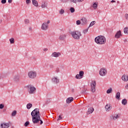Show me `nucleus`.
Returning a JSON list of instances; mask_svg holds the SVG:
<instances>
[{"label":"nucleus","instance_id":"27","mask_svg":"<svg viewBox=\"0 0 128 128\" xmlns=\"http://www.w3.org/2000/svg\"><path fill=\"white\" fill-rule=\"evenodd\" d=\"M10 44H14V38H11L10 39Z\"/></svg>","mask_w":128,"mask_h":128},{"label":"nucleus","instance_id":"12","mask_svg":"<svg viewBox=\"0 0 128 128\" xmlns=\"http://www.w3.org/2000/svg\"><path fill=\"white\" fill-rule=\"evenodd\" d=\"M106 112H110L112 110V104H108L105 106Z\"/></svg>","mask_w":128,"mask_h":128},{"label":"nucleus","instance_id":"42","mask_svg":"<svg viewBox=\"0 0 128 128\" xmlns=\"http://www.w3.org/2000/svg\"><path fill=\"white\" fill-rule=\"evenodd\" d=\"M62 120V116H60V115L58 116V120Z\"/></svg>","mask_w":128,"mask_h":128},{"label":"nucleus","instance_id":"11","mask_svg":"<svg viewBox=\"0 0 128 128\" xmlns=\"http://www.w3.org/2000/svg\"><path fill=\"white\" fill-rule=\"evenodd\" d=\"M122 36V31L118 30L117 32L114 36L115 38H120Z\"/></svg>","mask_w":128,"mask_h":128},{"label":"nucleus","instance_id":"43","mask_svg":"<svg viewBox=\"0 0 128 128\" xmlns=\"http://www.w3.org/2000/svg\"><path fill=\"white\" fill-rule=\"evenodd\" d=\"M30 2V0H26V4H28Z\"/></svg>","mask_w":128,"mask_h":128},{"label":"nucleus","instance_id":"17","mask_svg":"<svg viewBox=\"0 0 128 128\" xmlns=\"http://www.w3.org/2000/svg\"><path fill=\"white\" fill-rule=\"evenodd\" d=\"M94 108H90L88 109V112H87V114H92L94 112Z\"/></svg>","mask_w":128,"mask_h":128},{"label":"nucleus","instance_id":"26","mask_svg":"<svg viewBox=\"0 0 128 128\" xmlns=\"http://www.w3.org/2000/svg\"><path fill=\"white\" fill-rule=\"evenodd\" d=\"M94 10H96L98 8V4L96 2L94 3L93 6H92Z\"/></svg>","mask_w":128,"mask_h":128},{"label":"nucleus","instance_id":"31","mask_svg":"<svg viewBox=\"0 0 128 128\" xmlns=\"http://www.w3.org/2000/svg\"><path fill=\"white\" fill-rule=\"evenodd\" d=\"M124 34H128V28L126 27L124 30Z\"/></svg>","mask_w":128,"mask_h":128},{"label":"nucleus","instance_id":"7","mask_svg":"<svg viewBox=\"0 0 128 128\" xmlns=\"http://www.w3.org/2000/svg\"><path fill=\"white\" fill-rule=\"evenodd\" d=\"M96 80L92 81L90 84L92 92H96Z\"/></svg>","mask_w":128,"mask_h":128},{"label":"nucleus","instance_id":"22","mask_svg":"<svg viewBox=\"0 0 128 128\" xmlns=\"http://www.w3.org/2000/svg\"><path fill=\"white\" fill-rule=\"evenodd\" d=\"M115 97L116 100H120V92H117Z\"/></svg>","mask_w":128,"mask_h":128},{"label":"nucleus","instance_id":"1","mask_svg":"<svg viewBox=\"0 0 128 128\" xmlns=\"http://www.w3.org/2000/svg\"><path fill=\"white\" fill-rule=\"evenodd\" d=\"M31 116H32V122L34 124H38V122H40V124H42L44 122L40 119V109L35 108L31 112Z\"/></svg>","mask_w":128,"mask_h":128},{"label":"nucleus","instance_id":"32","mask_svg":"<svg viewBox=\"0 0 128 128\" xmlns=\"http://www.w3.org/2000/svg\"><path fill=\"white\" fill-rule=\"evenodd\" d=\"M88 28H90L88 27V28L84 30H83V34H86V32H88Z\"/></svg>","mask_w":128,"mask_h":128},{"label":"nucleus","instance_id":"24","mask_svg":"<svg viewBox=\"0 0 128 128\" xmlns=\"http://www.w3.org/2000/svg\"><path fill=\"white\" fill-rule=\"evenodd\" d=\"M122 104H123V106H126V104H128V100H126V98L123 99L122 101Z\"/></svg>","mask_w":128,"mask_h":128},{"label":"nucleus","instance_id":"29","mask_svg":"<svg viewBox=\"0 0 128 128\" xmlns=\"http://www.w3.org/2000/svg\"><path fill=\"white\" fill-rule=\"evenodd\" d=\"M94 24H96V21H92L90 23V24L88 26V28H90L91 26H94Z\"/></svg>","mask_w":128,"mask_h":128},{"label":"nucleus","instance_id":"44","mask_svg":"<svg viewBox=\"0 0 128 128\" xmlns=\"http://www.w3.org/2000/svg\"><path fill=\"white\" fill-rule=\"evenodd\" d=\"M125 18H126V20H128V14H125Z\"/></svg>","mask_w":128,"mask_h":128},{"label":"nucleus","instance_id":"15","mask_svg":"<svg viewBox=\"0 0 128 128\" xmlns=\"http://www.w3.org/2000/svg\"><path fill=\"white\" fill-rule=\"evenodd\" d=\"M66 38V35L64 34H62L59 36V40H64Z\"/></svg>","mask_w":128,"mask_h":128},{"label":"nucleus","instance_id":"25","mask_svg":"<svg viewBox=\"0 0 128 128\" xmlns=\"http://www.w3.org/2000/svg\"><path fill=\"white\" fill-rule=\"evenodd\" d=\"M47 6L48 4L46 2H43L41 6V8H47Z\"/></svg>","mask_w":128,"mask_h":128},{"label":"nucleus","instance_id":"3","mask_svg":"<svg viewBox=\"0 0 128 128\" xmlns=\"http://www.w3.org/2000/svg\"><path fill=\"white\" fill-rule=\"evenodd\" d=\"M70 34L74 40H80L82 36V33L80 31H72Z\"/></svg>","mask_w":128,"mask_h":128},{"label":"nucleus","instance_id":"23","mask_svg":"<svg viewBox=\"0 0 128 128\" xmlns=\"http://www.w3.org/2000/svg\"><path fill=\"white\" fill-rule=\"evenodd\" d=\"M32 4L34 6H38V1L36 0H32Z\"/></svg>","mask_w":128,"mask_h":128},{"label":"nucleus","instance_id":"49","mask_svg":"<svg viewBox=\"0 0 128 128\" xmlns=\"http://www.w3.org/2000/svg\"><path fill=\"white\" fill-rule=\"evenodd\" d=\"M50 20H48L47 22H46V24H50Z\"/></svg>","mask_w":128,"mask_h":128},{"label":"nucleus","instance_id":"14","mask_svg":"<svg viewBox=\"0 0 128 128\" xmlns=\"http://www.w3.org/2000/svg\"><path fill=\"white\" fill-rule=\"evenodd\" d=\"M112 120H116L120 118V114H115L114 116H111Z\"/></svg>","mask_w":128,"mask_h":128},{"label":"nucleus","instance_id":"8","mask_svg":"<svg viewBox=\"0 0 128 128\" xmlns=\"http://www.w3.org/2000/svg\"><path fill=\"white\" fill-rule=\"evenodd\" d=\"M84 71H80L79 74H77L75 78L76 80H80L84 78Z\"/></svg>","mask_w":128,"mask_h":128},{"label":"nucleus","instance_id":"50","mask_svg":"<svg viewBox=\"0 0 128 128\" xmlns=\"http://www.w3.org/2000/svg\"><path fill=\"white\" fill-rule=\"evenodd\" d=\"M47 50H48V48H45L44 49V52H47Z\"/></svg>","mask_w":128,"mask_h":128},{"label":"nucleus","instance_id":"37","mask_svg":"<svg viewBox=\"0 0 128 128\" xmlns=\"http://www.w3.org/2000/svg\"><path fill=\"white\" fill-rule=\"evenodd\" d=\"M60 14H64V10H60Z\"/></svg>","mask_w":128,"mask_h":128},{"label":"nucleus","instance_id":"53","mask_svg":"<svg viewBox=\"0 0 128 128\" xmlns=\"http://www.w3.org/2000/svg\"><path fill=\"white\" fill-rule=\"evenodd\" d=\"M74 92V89L72 90V92Z\"/></svg>","mask_w":128,"mask_h":128},{"label":"nucleus","instance_id":"38","mask_svg":"<svg viewBox=\"0 0 128 128\" xmlns=\"http://www.w3.org/2000/svg\"><path fill=\"white\" fill-rule=\"evenodd\" d=\"M74 8H70V12H72H72H74Z\"/></svg>","mask_w":128,"mask_h":128},{"label":"nucleus","instance_id":"47","mask_svg":"<svg viewBox=\"0 0 128 128\" xmlns=\"http://www.w3.org/2000/svg\"><path fill=\"white\" fill-rule=\"evenodd\" d=\"M78 2H84V0H78Z\"/></svg>","mask_w":128,"mask_h":128},{"label":"nucleus","instance_id":"19","mask_svg":"<svg viewBox=\"0 0 128 128\" xmlns=\"http://www.w3.org/2000/svg\"><path fill=\"white\" fill-rule=\"evenodd\" d=\"M122 80L124 81V82H128V76L126 75V74H124L122 76Z\"/></svg>","mask_w":128,"mask_h":128},{"label":"nucleus","instance_id":"34","mask_svg":"<svg viewBox=\"0 0 128 128\" xmlns=\"http://www.w3.org/2000/svg\"><path fill=\"white\" fill-rule=\"evenodd\" d=\"M24 23L26 24H30V20H28V19H26L24 20Z\"/></svg>","mask_w":128,"mask_h":128},{"label":"nucleus","instance_id":"18","mask_svg":"<svg viewBox=\"0 0 128 128\" xmlns=\"http://www.w3.org/2000/svg\"><path fill=\"white\" fill-rule=\"evenodd\" d=\"M81 24H88V21L86 20V19L84 18H82L81 19Z\"/></svg>","mask_w":128,"mask_h":128},{"label":"nucleus","instance_id":"36","mask_svg":"<svg viewBox=\"0 0 128 128\" xmlns=\"http://www.w3.org/2000/svg\"><path fill=\"white\" fill-rule=\"evenodd\" d=\"M30 124V122L28 121H26L24 124V126H28Z\"/></svg>","mask_w":128,"mask_h":128},{"label":"nucleus","instance_id":"46","mask_svg":"<svg viewBox=\"0 0 128 128\" xmlns=\"http://www.w3.org/2000/svg\"><path fill=\"white\" fill-rule=\"evenodd\" d=\"M76 0H71V2H74V4H76Z\"/></svg>","mask_w":128,"mask_h":128},{"label":"nucleus","instance_id":"35","mask_svg":"<svg viewBox=\"0 0 128 128\" xmlns=\"http://www.w3.org/2000/svg\"><path fill=\"white\" fill-rule=\"evenodd\" d=\"M86 90H88V88H85L83 90H82V92L86 94Z\"/></svg>","mask_w":128,"mask_h":128},{"label":"nucleus","instance_id":"20","mask_svg":"<svg viewBox=\"0 0 128 128\" xmlns=\"http://www.w3.org/2000/svg\"><path fill=\"white\" fill-rule=\"evenodd\" d=\"M73 100H74V98L72 97L68 98L66 100V104H70V102H72Z\"/></svg>","mask_w":128,"mask_h":128},{"label":"nucleus","instance_id":"54","mask_svg":"<svg viewBox=\"0 0 128 128\" xmlns=\"http://www.w3.org/2000/svg\"><path fill=\"white\" fill-rule=\"evenodd\" d=\"M59 70H58V72Z\"/></svg>","mask_w":128,"mask_h":128},{"label":"nucleus","instance_id":"13","mask_svg":"<svg viewBox=\"0 0 128 128\" xmlns=\"http://www.w3.org/2000/svg\"><path fill=\"white\" fill-rule=\"evenodd\" d=\"M52 82H54V84H58L60 82V79H58V77H54L52 78Z\"/></svg>","mask_w":128,"mask_h":128},{"label":"nucleus","instance_id":"33","mask_svg":"<svg viewBox=\"0 0 128 128\" xmlns=\"http://www.w3.org/2000/svg\"><path fill=\"white\" fill-rule=\"evenodd\" d=\"M16 110H14V111L12 112V116H16Z\"/></svg>","mask_w":128,"mask_h":128},{"label":"nucleus","instance_id":"40","mask_svg":"<svg viewBox=\"0 0 128 128\" xmlns=\"http://www.w3.org/2000/svg\"><path fill=\"white\" fill-rule=\"evenodd\" d=\"M1 2L2 4H4L6 2V0H2Z\"/></svg>","mask_w":128,"mask_h":128},{"label":"nucleus","instance_id":"41","mask_svg":"<svg viewBox=\"0 0 128 128\" xmlns=\"http://www.w3.org/2000/svg\"><path fill=\"white\" fill-rule=\"evenodd\" d=\"M76 24L78 25V24H82V22H80V20H78L76 22Z\"/></svg>","mask_w":128,"mask_h":128},{"label":"nucleus","instance_id":"21","mask_svg":"<svg viewBox=\"0 0 128 128\" xmlns=\"http://www.w3.org/2000/svg\"><path fill=\"white\" fill-rule=\"evenodd\" d=\"M14 81L16 82H18L19 80H20V76H16L14 77Z\"/></svg>","mask_w":128,"mask_h":128},{"label":"nucleus","instance_id":"52","mask_svg":"<svg viewBox=\"0 0 128 128\" xmlns=\"http://www.w3.org/2000/svg\"><path fill=\"white\" fill-rule=\"evenodd\" d=\"M29 30H32V28H31V27H30V28H29Z\"/></svg>","mask_w":128,"mask_h":128},{"label":"nucleus","instance_id":"5","mask_svg":"<svg viewBox=\"0 0 128 128\" xmlns=\"http://www.w3.org/2000/svg\"><path fill=\"white\" fill-rule=\"evenodd\" d=\"M28 77L30 80H34L36 78V72L31 70L30 71L28 74Z\"/></svg>","mask_w":128,"mask_h":128},{"label":"nucleus","instance_id":"45","mask_svg":"<svg viewBox=\"0 0 128 128\" xmlns=\"http://www.w3.org/2000/svg\"><path fill=\"white\" fill-rule=\"evenodd\" d=\"M49 66H50V68H54V65H52V64H50Z\"/></svg>","mask_w":128,"mask_h":128},{"label":"nucleus","instance_id":"51","mask_svg":"<svg viewBox=\"0 0 128 128\" xmlns=\"http://www.w3.org/2000/svg\"><path fill=\"white\" fill-rule=\"evenodd\" d=\"M111 2H116V0H112L111 1Z\"/></svg>","mask_w":128,"mask_h":128},{"label":"nucleus","instance_id":"10","mask_svg":"<svg viewBox=\"0 0 128 128\" xmlns=\"http://www.w3.org/2000/svg\"><path fill=\"white\" fill-rule=\"evenodd\" d=\"M41 28H42V30H48V24H46V22H44L42 24Z\"/></svg>","mask_w":128,"mask_h":128},{"label":"nucleus","instance_id":"4","mask_svg":"<svg viewBox=\"0 0 128 128\" xmlns=\"http://www.w3.org/2000/svg\"><path fill=\"white\" fill-rule=\"evenodd\" d=\"M26 88L28 90L29 94H34L36 92V88L32 85H28L26 86Z\"/></svg>","mask_w":128,"mask_h":128},{"label":"nucleus","instance_id":"48","mask_svg":"<svg viewBox=\"0 0 128 128\" xmlns=\"http://www.w3.org/2000/svg\"><path fill=\"white\" fill-rule=\"evenodd\" d=\"M12 0H8V2L9 4H12Z\"/></svg>","mask_w":128,"mask_h":128},{"label":"nucleus","instance_id":"6","mask_svg":"<svg viewBox=\"0 0 128 128\" xmlns=\"http://www.w3.org/2000/svg\"><path fill=\"white\" fill-rule=\"evenodd\" d=\"M106 74H108V71L104 68H101L99 72V74L101 76H106Z\"/></svg>","mask_w":128,"mask_h":128},{"label":"nucleus","instance_id":"39","mask_svg":"<svg viewBox=\"0 0 128 128\" xmlns=\"http://www.w3.org/2000/svg\"><path fill=\"white\" fill-rule=\"evenodd\" d=\"M4 108V104H0V110H2Z\"/></svg>","mask_w":128,"mask_h":128},{"label":"nucleus","instance_id":"2","mask_svg":"<svg viewBox=\"0 0 128 128\" xmlns=\"http://www.w3.org/2000/svg\"><path fill=\"white\" fill-rule=\"evenodd\" d=\"M95 42L97 44H104L106 42V37L102 36H99L94 38Z\"/></svg>","mask_w":128,"mask_h":128},{"label":"nucleus","instance_id":"9","mask_svg":"<svg viewBox=\"0 0 128 128\" xmlns=\"http://www.w3.org/2000/svg\"><path fill=\"white\" fill-rule=\"evenodd\" d=\"M62 56V54L60 52H53L51 54L52 58H60Z\"/></svg>","mask_w":128,"mask_h":128},{"label":"nucleus","instance_id":"16","mask_svg":"<svg viewBox=\"0 0 128 128\" xmlns=\"http://www.w3.org/2000/svg\"><path fill=\"white\" fill-rule=\"evenodd\" d=\"M0 126L2 128H8L10 126V124L8 123H2Z\"/></svg>","mask_w":128,"mask_h":128},{"label":"nucleus","instance_id":"30","mask_svg":"<svg viewBox=\"0 0 128 128\" xmlns=\"http://www.w3.org/2000/svg\"><path fill=\"white\" fill-rule=\"evenodd\" d=\"M112 92V88H110L106 90V94H110Z\"/></svg>","mask_w":128,"mask_h":128},{"label":"nucleus","instance_id":"28","mask_svg":"<svg viewBox=\"0 0 128 128\" xmlns=\"http://www.w3.org/2000/svg\"><path fill=\"white\" fill-rule=\"evenodd\" d=\"M32 106V104H26L28 110H30Z\"/></svg>","mask_w":128,"mask_h":128}]
</instances>
